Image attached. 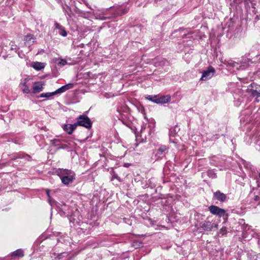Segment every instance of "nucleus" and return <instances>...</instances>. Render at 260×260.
I'll return each mask as SVG.
<instances>
[{"label":"nucleus","instance_id":"f257e3e1","mask_svg":"<svg viewBox=\"0 0 260 260\" xmlns=\"http://www.w3.org/2000/svg\"><path fill=\"white\" fill-rule=\"evenodd\" d=\"M61 182L66 185L72 183L76 178L75 172L71 170L58 169L56 172Z\"/></svg>","mask_w":260,"mask_h":260},{"label":"nucleus","instance_id":"f03ea898","mask_svg":"<svg viewBox=\"0 0 260 260\" xmlns=\"http://www.w3.org/2000/svg\"><path fill=\"white\" fill-rule=\"evenodd\" d=\"M77 122H75L77 126H81L87 129L91 127L92 122L90 118L85 115H80L77 118Z\"/></svg>","mask_w":260,"mask_h":260},{"label":"nucleus","instance_id":"7ed1b4c3","mask_svg":"<svg viewBox=\"0 0 260 260\" xmlns=\"http://www.w3.org/2000/svg\"><path fill=\"white\" fill-rule=\"evenodd\" d=\"M210 212L213 215L219 217H223L224 218L228 217V215L225 214V210L215 205H211L209 207Z\"/></svg>","mask_w":260,"mask_h":260},{"label":"nucleus","instance_id":"20e7f679","mask_svg":"<svg viewBox=\"0 0 260 260\" xmlns=\"http://www.w3.org/2000/svg\"><path fill=\"white\" fill-rule=\"evenodd\" d=\"M256 86L255 83L250 84L247 87V92L251 96L255 98V102H258L259 101V98H260V90L257 91L254 87Z\"/></svg>","mask_w":260,"mask_h":260},{"label":"nucleus","instance_id":"39448f33","mask_svg":"<svg viewBox=\"0 0 260 260\" xmlns=\"http://www.w3.org/2000/svg\"><path fill=\"white\" fill-rule=\"evenodd\" d=\"M200 226L204 231H211L213 228H217V224L208 220H205L200 222Z\"/></svg>","mask_w":260,"mask_h":260},{"label":"nucleus","instance_id":"423d86ee","mask_svg":"<svg viewBox=\"0 0 260 260\" xmlns=\"http://www.w3.org/2000/svg\"><path fill=\"white\" fill-rule=\"evenodd\" d=\"M215 69L212 67H209L207 70L204 71L203 73L201 80L206 81L213 77L215 73Z\"/></svg>","mask_w":260,"mask_h":260},{"label":"nucleus","instance_id":"0eeeda50","mask_svg":"<svg viewBox=\"0 0 260 260\" xmlns=\"http://www.w3.org/2000/svg\"><path fill=\"white\" fill-rule=\"evenodd\" d=\"M29 79L27 78L22 79L19 84V87L23 93H28L30 92L29 86L28 85V82Z\"/></svg>","mask_w":260,"mask_h":260},{"label":"nucleus","instance_id":"6e6552de","mask_svg":"<svg viewBox=\"0 0 260 260\" xmlns=\"http://www.w3.org/2000/svg\"><path fill=\"white\" fill-rule=\"evenodd\" d=\"M218 138V135L211 133H206L202 136L203 142L214 141Z\"/></svg>","mask_w":260,"mask_h":260},{"label":"nucleus","instance_id":"1a4fd4ad","mask_svg":"<svg viewBox=\"0 0 260 260\" xmlns=\"http://www.w3.org/2000/svg\"><path fill=\"white\" fill-rule=\"evenodd\" d=\"M213 197L215 200L221 202H224L226 199V196L219 190L214 192Z\"/></svg>","mask_w":260,"mask_h":260},{"label":"nucleus","instance_id":"9d476101","mask_svg":"<svg viewBox=\"0 0 260 260\" xmlns=\"http://www.w3.org/2000/svg\"><path fill=\"white\" fill-rule=\"evenodd\" d=\"M73 87V84H72V83H69V84H66L62 86L61 87L58 88L57 90H56L55 91V93L56 94L63 93V92H65L66 91L72 88Z\"/></svg>","mask_w":260,"mask_h":260},{"label":"nucleus","instance_id":"9b49d317","mask_svg":"<svg viewBox=\"0 0 260 260\" xmlns=\"http://www.w3.org/2000/svg\"><path fill=\"white\" fill-rule=\"evenodd\" d=\"M77 125L76 123L73 124H64L63 126V129L64 131L67 132L69 134H72L76 128Z\"/></svg>","mask_w":260,"mask_h":260},{"label":"nucleus","instance_id":"f8f14e48","mask_svg":"<svg viewBox=\"0 0 260 260\" xmlns=\"http://www.w3.org/2000/svg\"><path fill=\"white\" fill-rule=\"evenodd\" d=\"M55 28L58 30V34L62 37H66L67 36V32L66 31L64 28L59 23L55 22L54 23Z\"/></svg>","mask_w":260,"mask_h":260},{"label":"nucleus","instance_id":"ddd939ff","mask_svg":"<svg viewBox=\"0 0 260 260\" xmlns=\"http://www.w3.org/2000/svg\"><path fill=\"white\" fill-rule=\"evenodd\" d=\"M35 37L32 34H28L24 37V42L26 45L30 46L35 42Z\"/></svg>","mask_w":260,"mask_h":260},{"label":"nucleus","instance_id":"4468645a","mask_svg":"<svg viewBox=\"0 0 260 260\" xmlns=\"http://www.w3.org/2000/svg\"><path fill=\"white\" fill-rule=\"evenodd\" d=\"M53 258H54L56 260H59L62 258L66 257L69 255L68 252H63L59 253H54L52 254Z\"/></svg>","mask_w":260,"mask_h":260},{"label":"nucleus","instance_id":"2eb2a0df","mask_svg":"<svg viewBox=\"0 0 260 260\" xmlns=\"http://www.w3.org/2000/svg\"><path fill=\"white\" fill-rule=\"evenodd\" d=\"M168 150V148L165 145L161 146L158 149L157 152L156 153V155L160 157L164 155L165 153Z\"/></svg>","mask_w":260,"mask_h":260},{"label":"nucleus","instance_id":"dca6fc26","mask_svg":"<svg viewBox=\"0 0 260 260\" xmlns=\"http://www.w3.org/2000/svg\"><path fill=\"white\" fill-rule=\"evenodd\" d=\"M32 67L35 70L40 71L45 68V63L36 61L32 63Z\"/></svg>","mask_w":260,"mask_h":260},{"label":"nucleus","instance_id":"f3484780","mask_svg":"<svg viewBox=\"0 0 260 260\" xmlns=\"http://www.w3.org/2000/svg\"><path fill=\"white\" fill-rule=\"evenodd\" d=\"M171 97L169 95L158 96V104H166L169 102Z\"/></svg>","mask_w":260,"mask_h":260},{"label":"nucleus","instance_id":"a211bd4d","mask_svg":"<svg viewBox=\"0 0 260 260\" xmlns=\"http://www.w3.org/2000/svg\"><path fill=\"white\" fill-rule=\"evenodd\" d=\"M43 89V85L41 84H38L37 85H35L33 87V93H39L40 91H42Z\"/></svg>","mask_w":260,"mask_h":260},{"label":"nucleus","instance_id":"6ab92c4d","mask_svg":"<svg viewBox=\"0 0 260 260\" xmlns=\"http://www.w3.org/2000/svg\"><path fill=\"white\" fill-rule=\"evenodd\" d=\"M30 158V156H29L27 154H24L23 153H19V154H17V156H15V157L12 158V159H15L17 158H24L26 160H29Z\"/></svg>","mask_w":260,"mask_h":260},{"label":"nucleus","instance_id":"aec40b11","mask_svg":"<svg viewBox=\"0 0 260 260\" xmlns=\"http://www.w3.org/2000/svg\"><path fill=\"white\" fill-rule=\"evenodd\" d=\"M128 11L127 8H120L116 11V14L118 15H122L126 13Z\"/></svg>","mask_w":260,"mask_h":260},{"label":"nucleus","instance_id":"412c9836","mask_svg":"<svg viewBox=\"0 0 260 260\" xmlns=\"http://www.w3.org/2000/svg\"><path fill=\"white\" fill-rule=\"evenodd\" d=\"M229 64H230L231 66H232L234 68H236L237 69H244L246 67H247V65H245V66L242 65V66H240L238 67L239 64L237 62H235V61L229 63Z\"/></svg>","mask_w":260,"mask_h":260},{"label":"nucleus","instance_id":"4be33fe9","mask_svg":"<svg viewBox=\"0 0 260 260\" xmlns=\"http://www.w3.org/2000/svg\"><path fill=\"white\" fill-rule=\"evenodd\" d=\"M146 98L154 103L158 104V96L157 95H148Z\"/></svg>","mask_w":260,"mask_h":260},{"label":"nucleus","instance_id":"5701e85b","mask_svg":"<svg viewBox=\"0 0 260 260\" xmlns=\"http://www.w3.org/2000/svg\"><path fill=\"white\" fill-rule=\"evenodd\" d=\"M112 177L111 178V181H113L114 179H117L119 182H121L122 180L118 175L113 171L111 172Z\"/></svg>","mask_w":260,"mask_h":260},{"label":"nucleus","instance_id":"b1692460","mask_svg":"<svg viewBox=\"0 0 260 260\" xmlns=\"http://www.w3.org/2000/svg\"><path fill=\"white\" fill-rule=\"evenodd\" d=\"M12 255L21 257H23L24 255L23 251L21 249H17L13 253Z\"/></svg>","mask_w":260,"mask_h":260},{"label":"nucleus","instance_id":"393cba45","mask_svg":"<svg viewBox=\"0 0 260 260\" xmlns=\"http://www.w3.org/2000/svg\"><path fill=\"white\" fill-rule=\"evenodd\" d=\"M51 144L55 146H60L61 145V140L60 139H54L51 140Z\"/></svg>","mask_w":260,"mask_h":260},{"label":"nucleus","instance_id":"a878e982","mask_svg":"<svg viewBox=\"0 0 260 260\" xmlns=\"http://www.w3.org/2000/svg\"><path fill=\"white\" fill-rule=\"evenodd\" d=\"M55 94H56L55 93V91L52 92L43 93L41 94L40 97L48 98L52 95H55Z\"/></svg>","mask_w":260,"mask_h":260},{"label":"nucleus","instance_id":"bb28decb","mask_svg":"<svg viewBox=\"0 0 260 260\" xmlns=\"http://www.w3.org/2000/svg\"><path fill=\"white\" fill-rule=\"evenodd\" d=\"M228 232L227 228L226 227H222L219 230L218 234L221 236L225 235Z\"/></svg>","mask_w":260,"mask_h":260},{"label":"nucleus","instance_id":"cd10ccee","mask_svg":"<svg viewBox=\"0 0 260 260\" xmlns=\"http://www.w3.org/2000/svg\"><path fill=\"white\" fill-rule=\"evenodd\" d=\"M58 3H60L62 4H64L66 5L68 4H70L72 0H56Z\"/></svg>","mask_w":260,"mask_h":260},{"label":"nucleus","instance_id":"c85d7f7f","mask_svg":"<svg viewBox=\"0 0 260 260\" xmlns=\"http://www.w3.org/2000/svg\"><path fill=\"white\" fill-rule=\"evenodd\" d=\"M70 145H71V146H69L67 144H64V145H60V146H59L58 148H57V149H67L69 147H72L73 146L71 144H69Z\"/></svg>","mask_w":260,"mask_h":260},{"label":"nucleus","instance_id":"c756f323","mask_svg":"<svg viewBox=\"0 0 260 260\" xmlns=\"http://www.w3.org/2000/svg\"><path fill=\"white\" fill-rule=\"evenodd\" d=\"M45 191H46V193L48 197L49 203L51 205V198L50 194V190L49 189H46Z\"/></svg>","mask_w":260,"mask_h":260},{"label":"nucleus","instance_id":"7c9ffc66","mask_svg":"<svg viewBox=\"0 0 260 260\" xmlns=\"http://www.w3.org/2000/svg\"><path fill=\"white\" fill-rule=\"evenodd\" d=\"M67 61L66 59H60L58 64L61 66H63L67 64Z\"/></svg>","mask_w":260,"mask_h":260},{"label":"nucleus","instance_id":"2f4dec72","mask_svg":"<svg viewBox=\"0 0 260 260\" xmlns=\"http://www.w3.org/2000/svg\"><path fill=\"white\" fill-rule=\"evenodd\" d=\"M253 200L256 202L260 201V196L258 195H255L253 198Z\"/></svg>","mask_w":260,"mask_h":260},{"label":"nucleus","instance_id":"473e14b6","mask_svg":"<svg viewBox=\"0 0 260 260\" xmlns=\"http://www.w3.org/2000/svg\"><path fill=\"white\" fill-rule=\"evenodd\" d=\"M83 3L88 7L89 8V9H91V8L90 7V6L89 5V4H88V3L85 1V0H82Z\"/></svg>","mask_w":260,"mask_h":260},{"label":"nucleus","instance_id":"72a5a7b5","mask_svg":"<svg viewBox=\"0 0 260 260\" xmlns=\"http://www.w3.org/2000/svg\"><path fill=\"white\" fill-rule=\"evenodd\" d=\"M259 19V17L258 15H256L254 18L255 21H256Z\"/></svg>","mask_w":260,"mask_h":260},{"label":"nucleus","instance_id":"f704fd0d","mask_svg":"<svg viewBox=\"0 0 260 260\" xmlns=\"http://www.w3.org/2000/svg\"><path fill=\"white\" fill-rule=\"evenodd\" d=\"M100 19H102V20H106V19H110V18L109 17H100Z\"/></svg>","mask_w":260,"mask_h":260},{"label":"nucleus","instance_id":"c9c22d12","mask_svg":"<svg viewBox=\"0 0 260 260\" xmlns=\"http://www.w3.org/2000/svg\"><path fill=\"white\" fill-rule=\"evenodd\" d=\"M256 145H258L260 147V141L259 142V141H257L256 142Z\"/></svg>","mask_w":260,"mask_h":260},{"label":"nucleus","instance_id":"e433bc0d","mask_svg":"<svg viewBox=\"0 0 260 260\" xmlns=\"http://www.w3.org/2000/svg\"><path fill=\"white\" fill-rule=\"evenodd\" d=\"M257 243L260 245V238H258V241H257Z\"/></svg>","mask_w":260,"mask_h":260},{"label":"nucleus","instance_id":"4c0bfd02","mask_svg":"<svg viewBox=\"0 0 260 260\" xmlns=\"http://www.w3.org/2000/svg\"><path fill=\"white\" fill-rule=\"evenodd\" d=\"M121 121L122 122V123H123L124 124L126 125V124H125V123L123 120H121Z\"/></svg>","mask_w":260,"mask_h":260}]
</instances>
